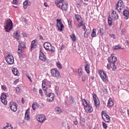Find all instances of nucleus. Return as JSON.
<instances>
[{"instance_id": "nucleus-26", "label": "nucleus", "mask_w": 129, "mask_h": 129, "mask_svg": "<svg viewBox=\"0 0 129 129\" xmlns=\"http://www.w3.org/2000/svg\"><path fill=\"white\" fill-rule=\"evenodd\" d=\"M82 103H83V105H84V107H85V105H90V103L85 99L82 100Z\"/></svg>"}, {"instance_id": "nucleus-20", "label": "nucleus", "mask_w": 129, "mask_h": 129, "mask_svg": "<svg viewBox=\"0 0 129 129\" xmlns=\"http://www.w3.org/2000/svg\"><path fill=\"white\" fill-rule=\"evenodd\" d=\"M12 72H13V74H14V75H15L16 76H19V71L18 70L17 68H14L12 69Z\"/></svg>"}, {"instance_id": "nucleus-10", "label": "nucleus", "mask_w": 129, "mask_h": 129, "mask_svg": "<svg viewBox=\"0 0 129 129\" xmlns=\"http://www.w3.org/2000/svg\"><path fill=\"white\" fill-rule=\"evenodd\" d=\"M99 73L100 74V76L102 79V80L104 82H106V81H107V79H108V77L107 76H106V74H105V73L103 71H100L99 72Z\"/></svg>"}, {"instance_id": "nucleus-8", "label": "nucleus", "mask_w": 129, "mask_h": 129, "mask_svg": "<svg viewBox=\"0 0 129 129\" xmlns=\"http://www.w3.org/2000/svg\"><path fill=\"white\" fill-rule=\"evenodd\" d=\"M56 22V27L58 28L59 31L62 32V31H63V29H64V25L62 23L61 19H57Z\"/></svg>"}, {"instance_id": "nucleus-36", "label": "nucleus", "mask_w": 129, "mask_h": 129, "mask_svg": "<svg viewBox=\"0 0 129 129\" xmlns=\"http://www.w3.org/2000/svg\"><path fill=\"white\" fill-rule=\"evenodd\" d=\"M111 20L112 19L111 18H109L108 19V23L109 26H112V21Z\"/></svg>"}, {"instance_id": "nucleus-58", "label": "nucleus", "mask_w": 129, "mask_h": 129, "mask_svg": "<svg viewBox=\"0 0 129 129\" xmlns=\"http://www.w3.org/2000/svg\"><path fill=\"white\" fill-rule=\"evenodd\" d=\"M74 124H76V125H77L78 124V121L76 120L74 122Z\"/></svg>"}, {"instance_id": "nucleus-38", "label": "nucleus", "mask_w": 129, "mask_h": 129, "mask_svg": "<svg viewBox=\"0 0 129 129\" xmlns=\"http://www.w3.org/2000/svg\"><path fill=\"white\" fill-rule=\"evenodd\" d=\"M25 118L26 120H28L30 118V115H29V114L27 112H25Z\"/></svg>"}, {"instance_id": "nucleus-11", "label": "nucleus", "mask_w": 129, "mask_h": 129, "mask_svg": "<svg viewBox=\"0 0 129 129\" xmlns=\"http://www.w3.org/2000/svg\"><path fill=\"white\" fill-rule=\"evenodd\" d=\"M8 95L7 93H3L1 94V99L2 103L7 105L8 104V101H7V96Z\"/></svg>"}, {"instance_id": "nucleus-53", "label": "nucleus", "mask_w": 129, "mask_h": 129, "mask_svg": "<svg viewBox=\"0 0 129 129\" xmlns=\"http://www.w3.org/2000/svg\"><path fill=\"white\" fill-rule=\"evenodd\" d=\"M13 3L14 4V5H17L18 1L17 0H13Z\"/></svg>"}, {"instance_id": "nucleus-2", "label": "nucleus", "mask_w": 129, "mask_h": 129, "mask_svg": "<svg viewBox=\"0 0 129 129\" xmlns=\"http://www.w3.org/2000/svg\"><path fill=\"white\" fill-rule=\"evenodd\" d=\"M57 8H59L62 11H68V4L65 3L63 0L56 1L55 3Z\"/></svg>"}, {"instance_id": "nucleus-5", "label": "nucleus", "mask_w": 129, "mask_h": 129, "mask_svg": "<svg viewBox=\"0 0 129 129\" xmlns=\"http://www.w3.org/2000/svg\"><path fill=\"white\" fill-rule=\"evenodd\" d=\"M13 21H12L11 19L8 20L5 27L6 32H10L11 30H13Z\"/></svg>"}, {"instance_id": "nucleus-9", "label": "nucleus", "mask_w": 129, "mask_h": 129, "mask_svg": "<svg viewBox=\"0 0 129 129\" xmlns=\"http://www.w3.org/2000/svg\"><path fill=\"white\" fill-rule=\"evenodd\" d=\"M36 119L38 121H39V122L43 123L45 120H46V116H45V115L44 114H38L36 116Z\"/></svg>"}, {"instance_id": "nucleus-24", "label": "nucleus", "mask_w": 129, "mask_h": 129, "mask_svg": "<svg viewBox=\"0 0 129 129\" xmlns=\"http://www.w3.org/2000/svg\"><path fill=\"white\" fill-rule=\"evenodd\" d=\"M75 18L76 20H77V22H79V21H81L82 20V17H81V16L78 14L75 15Z\"/></svg>"}, {"instance_id": "nucleus-35", "label": "nucleus", "mask_w": 129, "mask_h": 129, "mask_svg": "<svg viewBox=\"0 0 129 129\" xmlns=\"http://www.w3.org/2000/svg\"><path fill=\"white\" fill-rule=\"evenodd\" d=\"M16 90L17 93H21V92H22V91H23L22 90V89H21V88H20V87H19V86H18V87L16 88Z\"/></svg>"}, {"instance_id": "nucleus-55", "label": "nucleus", "mask_w": 129, "mask_h": 129, "mask_svg": "<svg viewBox=\"0 0 129 129\" xmlns=\"http://www.w3.org/2000/svg\"><path fill=\"white\" fill-rule=\"evenodd\" d=\"M99 31H100V34H103V29L100 28L99 30Z\"/></svg>"}, {"instance_id": "nucleus-25", "label": "nucleus", "mask_w": 129, "mask_h": 129, "mask_svg": "<svg viewBox=\"0 0 129 129\" xmlns=\"http://www.w3.org/2000/svg\"><path fill=\"white\" fill-rule=\"evenodd\" d=\"M85 68L87 73L89 74V73H90V71L89 70V69H90V64L88 63Z\"/></svg>"}, {"instance_id": "nucleus-39", "label": "nucleus", "mask_w": 129, "mask_h": 129, "mask_svg": "<svg viewBox=\"0 0 129 129\" xmlns=\"http://www.w3.org/2000/svg\"><path fill=\"white\" fill-rule=\"evenodd\" d=\"M19 46L20 47H21V48H23V49H26V45L23 43H20Z\"/></svg>"}, {"instance_id": "nucleus-31", "label": "nucleus", "mask_w": 129, "mask_h": 129, "mask_svg": "<svg viewBox=\"0 0 129 129\" xmlns=\"http://www.w3.org/2000/svg\"><path fill=\"white\" fill-rule=\"evenodd\" d=\"M18 53L19 55H22L23 56V50H22V47L18 46Z\"/></svg>"}, {"instance_id": "nucleus-19", "label": "nucleus", "mask_w": 129, "mask_h": 129, "mask_svg": "<svg viewBox=\"0 0 129 129\" xmlns=\"http://www.w3.org/2000/svg\"><path fill=\"white\" fill-rule=\"evenodd\" d=\"M107 106L109 107H111V106H113V101L111 98H109L107 103Z\"/></svg>"}, {"instance_id": "nucleus-21", "label": "nucleus", "mask_w": 129, "mask_h": 129, "mask_svg": "<svg viewBox=\"0 0 129 129\" xmlns=\"http://www.w3.org/2000/svg\"><path fill=\"white\" fill-rule=\"evenodd\" d=\"M39 106H40L39 105V104H38L37 102H34L32 105V107L33 110H36L37 107H39Z\"/></svg>"}, {"instance_id": "nucleus-50", "label": "nucleus", "mask_w": 129, "mask_h": 129, "mask_svg": "<svg viewBox=\"0 0 129 129\" xmlns=\"http://www.w3.org/2000/svg\"><path fill=\"white\" fill-rule=\"evenodd\" d=\"M18 82H19V79H16L15 81H14L13 84H14V85H17V83H18Z\"/></svg>"}, {"instance_id": "nucleus-49", "label": "nucleus", "mask_w": 129, "mask_h": 129, "mask_svg": "<svg viewBox=\"0 0 129 129\" xmlns=\"http://www.w3.org/2000/svg\"><path fill=\"white\" fill-rule=\"evenodd\" d=\"M110 36H111V38H112L113 39H115V35L114 34H110Z\"/></svg>"}, {"instance_id": "nucleus-52", "label": "nucleus", "mask_w": 129, "mask_h": 129, "mask_svg": "<svg viewBox=\"0 0 129 129\" xmlns=\"http://www.w3.org/2000/svg\"><path fill=\"white\" fill-rule=\"evenodd\" d=\"M104 121H105V122H109L110 121V119H103Z\"/></svg>"}, {"instance_id": "nucleus-51", "label": "nucleus", "mask_w": 129, "mask_h": 129, "mask_svg": "<svg viewBox=\"0 0 129 129\" xmlns=\"http://www.w3.org/2000/svg\"><path fill=\"white\" fill-rule=\"evenodd\" d=\"M79 24L81 25V27L83 26H84L85 24H83V21H81L80 23Z\"/></svg>"}, {"instance_id": "nucleus-15", "label": "nucleus", "mask_w": 129, "mask_h": 129, "mask_svg": "<svg viewBox=\"0 0 129 129\" xmlns=\"http://www.w3.org/2000/svg\"><path fill=\"white\" fill-rule=\"evenodd\" d=\"M84 108L87 113H91V112L93 111V108H92L91 105H85Z\"/></svg>"}, {"instance_id": "nucleus-16", "label": "nucleus", "mask_w": 129, "mask_h": 129, "mask_svg": "<svg viewBox=\"0 0 129 129\" xmlns=\"http://www.w3.org/2000/svg\"><path fill=\"white\" fill-rule=\"evenodd\" d=\"M111 16V18L114 21L118 20V15L116 14V12L114 11V10H112Z\"/></svg>"}, {"instance_id": "nucleus-42", "label": "nucleus", "mask_w": 129, "mask_h": 129, "mask_svg": "<svg viewBox=\"0 0 129 129\" xmlns=\"http://www.w3.org/2000/svg\"><path fill=\"white\" fill-rule=\"evenodd\" d=\"M86 79H87V76H83L82 77V81H83V82H84V81H86Z\"/></svg>"}, {"instance_id": "nucleus-44", "label": "nucleus", "mask_w": 129, "mask_h": 129, "mask_svg": "<svg viewBox=\"0 0 129 129\" xmlns=\"http://www.w3.org/2000/svg\"><path fill=\"white\" fill-rule=\"evenodd\" d=\"M103 123V127L105 129L107 128V125H106V123L104 122H102Z\"/></svg>"}, {"instance_id": "nucleus-18", "label": "nucleus", "mask_w": 129, "mask_h": 129, "mask_svg": "<svg viewBox=\"0 0 129 129\" xmlns=\"http://www.w3.org/2000/svg\"><path fill=\"white\" fill-rule=\"evenodd\" d=\"M123 16H124V19H125V20H128V17H129V11L128 10H125L123 12Z\"/></svg>"}, {"instance_id": "nucleus-46", "label": "nucleus", "mask_w": 129, "mask_h": 129, "mask_svg": "<svg viewBox=\"0 0 129 129\" xmlns=\"http://www.w3.org/2000/svg\"><path fill=\"white\" fill-rule=\"evenodd\" d=\"M27 77L29 79L30 81L32 82V78H31V76L29 75V74H26Z\"/></svg>"}, {"instance_id": "nucleus-30", "label": "nucleus", "mask_w": 129, "mask_h": 129, "mask_svg": "<svg viewBox=\"0 0 129 129\" xmlns=\"http://www.w3.org/2000/svg\"><path fill=\"white\" fill-rule=\"evenodd\" d=\"M42 87L43 90H47V87H46V82L42 81Z\"/></svg>"}, {"instance_id": "nucleus-22", "label": "nucleus", "mask_w": 129, "mask_h": 129, "mask_svg": "<svg viewBox=\"0 0 129 129\" xmlns=\"http://www.w3.org/2000/svg\"><path fill=\"white\" fill-rule=\"evenodd\" d=\"M36 46H37V43H36V41L34 40L31 42V49H35Z\"/></svg>"}, {"instance_id": "nucleus-1", "label": "nucleus", "mask_w": 129, "mask_h": 129, "mask_svg": "<svg viewBox=\"0 0 129 129\" xmlns=\"http://www.w3.org/2000/svg\"><path fill=\"white\" fill-rule=\"evenodd\" d=\"M108 62L110 65V67L112 68V70L114 71L116 70V66H115V62L117 61V58L116 56H114L113 54H111L110 57L108 59Z\"/></svg>"}, {"instance_id": "nucleus-61", "label": "nucleus", "mask_w": 129, "mask_h": 129, "mask_svg": "<svg viewBox=\"0 0 129 129\" xmlns=\"http://www.w3.org/2000/svg\"><path fill=\"white\" fill-rule=\"evenodd\" d=\"M77 8H80V7H81V5H80V4H77Z\"/></svg>"}, {"instance_id": "nucleus-54", "label": "nucleus", "mask_w": 129, "mask_h": 129, "mask_svg": "<svg viewBox=\"0 0 129 129\" xmlns=\"http://www.w3.org/2000/svg\"><path fill=\"white\" fill-rule=\"evenodd\" d=\"M23 22H24V23H27V19L23 18H22Z\"/></svg>"}, {"instance_id": "nucleus-4", "label": "nucleus", "mask_w": 129, "mask_h": 129, "mask_svg": "<svg viewBox=\"0 0 129 129\" xmlns=\"http://www.w3.org/2000/svg\"><path fill=\"white\" fill-rule=\"evenodd\" d=\"M5 60L9 65L14 64L15 59H14V56L12 55V53H9L5 57Z\"/></svg>"}, {"instance_id": "nucleus-17", "label": "nucleus", "mask_w": 129, "mask_h": 129, "mask_svg": "<svg viewBox=\"0 0 129 129\" xmlns=\"http://www.w3.org/2000/svg\"><path fill=\"white\" fill-rule=\"evenodd\" d=\"M39 59L41 61H46V56H45V54L42 51H40L39 53Z\"/></svg>"}, {"instance_id": "nucleus-6", "label": "nucleus", "mask_w": 129, "mask_h": 129, "mask_svg": "<svg viewBox=\"0 0 129 129\" xmlns=\"http://www.w3.org/2000/svg\"><path fill=\"white\" fill-rule=\"evenodd\" d=\"M43 47L45 49V50H47V51H51L52 53L53 52H55V50L53 49L52 48V45H51V43L47 42L44 43Z\"/></svg>"}, {"instance_id": "nucleus-23", "label": "nucleus", "mask_w": 129, "mask_h": 129, "mask_svg": "<svg viewBox=\"0 0 129 129\" xmlns=\"http://www.w3.org/2000/svg\"><path fill=\"white\" fill-rule=\"evenodd\" d=\"M90 34V30L87 29L84 33V36L85 38H88Z\"/></svg>"}, {"instance_id": "nucleus-60", "label": "nucleus", "mask_w": 129, "mask_h": 129, "mask_svg": "<svg viewBox=\"0 0 129 129\" xmlns=\"http://www.w3.org/2000/svg\"><path fill=\"white\" fill-rule=\"evenodd\" d=\"M22 102L23 104H24V103H25V99H24V98H22Z\"/></svg>"}, {"instance_id": "nucleus-57", "label": "nucleus", "mask_w": 129, "mask_h": 129, "mask_svg": "<svg viewBox=\"0 0 129 129\" xmlns=\"http://www.w3.org/2000/svg\"><path fill=\"white\" fill-rule=\"evenodd\" d=\"M82 27L83 30H84V31H85V30H86V27L85 26V24L84 25H83Z\"/></svg>"}, {"instance_id": "nucleus-34", "label": "nucleus", "mask_w": 129, "mask_h": 129, "mask_svg": "<svg viewBox=\"0 0 129 129\" xmlns=\"http://www.w3.org/2000/svg\"><path fill=\"white\" fill-rule=\"evenodd\" d=\"M80 123L81 124V125H84V123H85V119L82 118L80 119Z\"/></svg>"}, {"instance_id": "nucleus-59", "label": "nucleus", "mask_w": 129, "mask_h": 129, "mask_svg": "<svg viewBox=\"0 0 129 129\" xmlns=\"http://www.w3.org/2000/svg\"><path fill=\"white\" fill-rule=\"evenodd\" d=\"M80 27H81V25L80 24H78L77 26V29H79L80 28Z\"/></svg>"}, {"instance_id": "nucleus-43", "label": "nucleus", "mask_w": 129, "mask_h": 129, "mask_svg": "<svg viewBox=\"0 0 129 129\" xmlns=\"http://www.w3.org/2000/svg\"><path fill=\"white\" fill-rule=\"evenodd\" d=\"M104 116L106 117V119H110V117L106 113L104 114Z\"/></svg>"}, {"instance_id": "nucleus-12", "label": "nucleus", "mask_w": 129, "mask_h": 129, "mask_svg": "<svg viewBox=\"0 0 129 129\" xmlns=\"http://www.w3.org/2000/svg\"><path fill=\"white\" fill-rule=\"evenodd\" d=\"M93 98L94 100V102L95 103V105L96 107H97L98 106H99V104H100L99 102V100H98V98L97 97V96L95 94H93Z\"/></svg>"}, {"instance_id": "nucleus-3", "label": "nucleus", "mask_w": 129, "mask_h": 129, "mask_svg": "<svg viewBox=\"0 0 129 129\" xmlns=\"http://www.w3.org/2000/svg\"><path fill=\"white\" fill-rule=\"evenodd\" d=\"M50 72L52 77H54V78H56V79H60V78H61V74L59 71H58L57 69H51Z\"/></svg>"}, {"instance_id": "nucleus-47", "label": "nucleus", "mask_w": 129, "mask_h": 129, "mask_svg": "<svg viewBox=\"0 0 129 129\" xmlns=\"http://www.w3.org/2000/svg\"><path fill=\"white\" fill-rule=\"evenodd\" d=\"M1 87L3 90L6 91L7 90V87L5 85H2Z\"/></svg>"}, {"instance_id": "nucleus-29", "label": "nucleus", "mask_w": 129, "mask_h": 129, "mask_svg": "<svg viewBox=\"0 0 129 129\" xmlns=\"http://www.w3.org/2000/svg\"><path fill=\"white\" fill-rule=\"evenodd\" d=\"M113 50H119V49H121V46H120V45H114L113 46Z\"/></svg>"}, {"instance_id": "nucleus-41", "label": "nucleus", "mask_w": 129, "mask_h": 129, "mask_svg": "<svg viewBox=\"0 0 129 129\" xmlns=\"http://www.w3.org/2000/svg\"><path fill=\"white\" fill-rule=\"evenodd\" d=\"M56 66L59 69H62V66H61V64L59 62H56Z\"/></svg>"}, {"instance_id": "nucleus-33", "label": "nucleus", "mask_w": 129, "mask_h": 129, "mask_svg": "<svg viewBox=\"0 0 129 129\" xmlns=\"http://www.w3.org/2000/svg\"><path fill=\"white\" fill-rule=\"evenodd\" d=\"M70 37L73 42H75L76 41V36H75V34H72V35H71Z\"/></svg>"}, {"instance_id": "nucleus-64", "label": "nucleus", "mask_w": 129, "mask_h": 129, "mask_svg": "<svg viewBox=\"0 0 129 129\" xmlns=\"http://www.w3.org/2000/svg\"><path fill=\"white\" fill-rule=\"evenodd\" d=\"M107 69L108 70H109V69H110V67H109L108 64L107 65Z\"/></svg>"}, {"instance_id": "nucleus-63", "label": "nucleus", "mask_w": 129, "mask_h": 129, "mask_svg": "<svg viewBox=\"0 0 129 129\" xmlns=\"http://www.w3.org/2000/svg\"><path fill=\"white\" fill-rule=\"evenodd\" d=\"M39 37L40 40H43V36H42V35H39Z\"/></svg>"}, {"instance_id": "nucleus-40", "label": "nucleus", "mask_w": 129, "mask_h": 129, "mask_svg": "<svg viewBox=\"0 0 129 129\" xmlns=\"http://www.w3.org/2000/svg\"><path fill=\"white\" fill-rule=\"evenodd\" d=\"M69 99H70V101L71 103H74V99L73 98V97H72V96H70L69 97Z\"/></svg>"}, {"instance_id": "nucleus-14", "label": "nucleus", "mask_w": 129, "mask_h": 129, "mask_svg": "<svg viewBox=\"0 0 129 129\" xmlns=\"http://www.w3.org/2000/svg\"><path fill=\"white\" fill-rule=\"evenodd\" d=\"M10 108L12 111L16 112L18 109V107L17 106V103L15 102H12L10 103Z\"/></svg>"}, {"instance_id": "nucleus-37", "label": "nucleus", "mask_w": 129, "mask_h": 129, "mask_svg": "<svg viewBox=\"0 0 129 129\" xmlns=\"http://www.w3.org/2000/svg\"><path fill=\"white\" fill-rule=\"evenodd\" d=\"M78 73L79 74V76H82V73H83L82 68L79 69Z\"/></svg>"}, {"instance_id": "nucleus-62", "label": "nucleus", "mask_w": 129, "mask_h": 129, "mask_svg": "<svg viewBox=\"0 0 129 129\" xmlns=\"http://www.w3.org/2000/svg\"><path fill=\"white\" fill-rule=\"evenodd\" d=\"M43 93V91H42V89H39V94H42Z\"/></svg>"}, {"instance_id": "nucleus-45", "label": "nucleus", "mask_w": 129, "mask_h": 129, "mask_svg": "<svg viewBox=\"0 0 129 129\" xmlns=\"http://www.w3.org/2000/svg\"><path fill=\"white\" fill-rule=\"evenodd\" d=\"M28 3H29V0H25V2L23 3L24 6H27Z\"/></svg>"}, {"instance_id": "nucleus-27", "label": "nucleus", "mask_w": 129, "mask_h": 129, "mask_svg": "<svg viewBox=\"0 0 129 129\" xmlns=\"http://www.w3.org/2000/svg\"><path fill=\"white\" fill-rule=\"evenodd\" d=\"M91 37L92 38H95V37H96V29L94 28L93 29Z\"/></svg>"}, {"instance_id": "nucleus-7", "label": "nucleus", "mask_w": 129, "mask_h": 129, "mask_svg": "<svg viewBox=\"0 0 129 129\" xmlns=\"http://www.w3.org/2000/svg\"><path fill=\"white\" fill-rule=\"evenodd\" d=\"M122 5L123 2L122 1L119 0L118 3L116 4L115 9L119 12V13H120L121 12V10H122Z\"/></svg>"}, {"instance_id": "nucleus-48", "label": "nucleus", "mask_w": 129, "mask_h": 129, "mask_svg": "<svg viewBox=\"0 0 129 129\" xmlns=\"http://www.w3.org/2000/svg\"><path fill=\"white\" fill-rule=\"evenodd\" d=\"M101 114H102V117L103 119H104V117H103V114H104H104H105V111H102L101 112Z\"/></svg>"}, {"instance_id": "nucleus-28", "label": "nucleus", "mask_w": 129, "mask_h": 129, "mask_svg": "<svg viewBox=\"0 0 129 129\" xmlns=\"http://www.w3.org/2000/svg\"><path fill=\"white\" fill-rule=\"evenodd\" d=\"M14 37L17 40H18V39H20V34H19V32L17 31L16 33H14Z\"/></svg>"}, {"instance_id": "nucleus-13", "label": "nucleus", "mask_w": 129, "mask_h": 129, "mask_svg": "<svg viewBox=\"0 0 129 129\" xmlns=\"http://www.w3.org/2000/svg\"><path fill=\"white\" fill-rule=\"evenodd\" d=\"M46 97H47V101H49V102H52V101L54 100L55 95L53 93H49L48 94L46 95Z\"/></svg>"}, {"instance_id": "nucleus-56", "label": "nucleus", "mask_w": 129, "mask_h": 129, "mask_svg": "<svg viewBox=\"0 0 129 129\" xmlns=\"http://www.w3.org/2000/svg\"><path fill=\"white\" fill-rule=\"evenodd\" d=\"M44 7H46V8L49 7V5H48V4L47 3H44Z\"/></svg>"}, {"instance_id": "nucleus-32", "label": "nucleus", "mask_w": 129, "mask_h": 129, "mask_svg": "<svg viewBox=\"0 0 129 129\" xmlns=\"http://www.w3.org/2000/svg\"><path fill=\"white\" fill-rule=\"evenodd\" d=\"M55 110L58 113H61V112H62V109H61V108H60L59 107H55Z\"/></svg>"}]
</instances>
